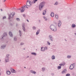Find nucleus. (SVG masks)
Here are the masks:
<instances>
[{
  "label": "nucleus",
  "instance_id": "nucleus-1",
  "mask_svg": "<svg viewBox=\"0 0 76 76\" xmlns=\"http://www.w3.org/2000/svg\"><path fill=\"white\" fill-rule=\"evenodd\" d=\"M45 4V1H42L40 4L39 6V10L41 11L42 10V7H44Z\"/></svg>",
  "mask_w": 76,
  "mask_h": 76
},
{
  "label": "nucleus",
  "instance_id": "nucleus-2",
  "mask_svg": "<svg viewBox=\"0 0 76 76\" xmlns=\"http://www.w3.org/2000/svg\"><path fill=\"white\" fill-rule=\"evenodd\" d=\"M50 28L51 30L54 32L57 31V27L54 25L51 24L50 26Z\"/></svg>",
  "mask_w": 76,
  "mask_h": 76
},
{
  "label": "nucleus",
  "instance_id": "nucleus-3",
  "mask_svg": "<svg viewBox=\"0 0 76 76\" xmlns=\"http://www.w3.org/2000/svg\"><path fill=\"white\" fill-rule=\"evenodd\" d=\"M15 13L14 12H12V13H11L10 15H8V19H9V20H10V19H11V18H13L14 16H15Z\"/></svg>",
  "mask_w": 76,
  "mask_h": 76
},
{
  "label": "nucleus",
  "instance_id": "nucleus-4",
  "mask_svg": "<svg viewBox=\"0 0 76 76\" xmlns=\"http://www.w3.org/2000/svg\"><path fill=\"white\" fill-rule=\"evenodd\" d=\"M48 39H49L52 42H53L54 41V38L53 37V36L51 35H49L48 36Z\"/></svg>",
  "mask_w": 76,
  "mask_h": 76
},
{
  "label": "nucleus",
  "instance_id": "nucleus-5",
  "mask_svg": "<svg viewBox=\"0 0 76 76\" xmlns=\"http://www.w3.org/2000/svg\"><path fill=\"white\" fill-rule=\"evenodd\" d=\"M48 50L47 47H45L44 48L43 47H42L41 48V51H45V50Z\"/></svg>",
  "mask_w": 76,
  "mask_h": 76
},
{
  "label": "nucleus",
  "instance_id": "nucleus-6",
  "mask_svg": "<svg viewBox=\"0 0 76 76\" xmlns=\"http://www.w3.org/2000/svg\"><path fill=\"white\" fill-rule=\"evenodd\" d=\"M31 3H32V2L30 1H28L26 3V5L27 6H28L29 7H30L32 5Z\"/></svg>",
  "mask_w": 76,
  "mask_h": 76
},
{
  "label": "nucleus",
  "instance_id": "nucleus-7",
  "mask_svg": "<svg viewBox=\"0 0 76 76\" xmlns=\"http://www.w3.org/2000/svg\"><path fill=\"white\" fill-rule=\"evenodd\" d=\"M7 36V33L5 32L3 34V35L1 36L2 38L1 39V40H3V38L5 37H6Z\"/></svg>",
  "mask_w": 76,
  "mask_h": 76
},
{
  "label": "nucleus",
  "instance_id": "nucleus-8",
  "mask_svg": "<svg viewBox=\"0 0 76 76\" xmlns=\"http://www.w3.org/2000/svg\"><path fill=\"white\" fill-rule=\"evenodd\" d=\"M66 64V63H65V62H62L61 64H59V66L58 67H61V66H64V65Z\"/></svg>",
  "mask_w": 76,
  "mask_h": 76
},
{
  "label": "nucleus",
  "instance_id": "nucleus-9",
  "mask_svg": "<svg viewBox=\"0 0 76 76\" xmlns=\"http://www.w3.org/2000/svg\"><path fill=\"white\" fill-rule=\"evenodd\" d=\"M58 27H60L61 25V21L60 20H59L58 21Z\"/></svg>",
  "mask_w": 76,
  "mask_h": 76
},
{
  "label": "nucleus",
  "instance_id": "nucleus-10",
  "mask_svg": "<svg viewBox=\"0 0 76 76\" xmlns=\"http://www.w3.org/2000/svg\"><path fill=\"white\" fill-rule=\"evenodd\" d=\"M6 45H1V49L2 50H3V49H4L5 48V47H6Z\"/></svg>",
  "mask_w": 76,
  "mask_h": 76
},
{
  "label": "nucleus",
  "instance_id": "nucleus-11",
  "mask_svg": "<svg viewBox=\"0 0 76 76\" xmlns=\"http://www.w3.org/2000/svg\"><path fill=\"white\" fill-rule=\"evenodd\" d=\"M11 72L12 73H16V71L13 68H12L11 69Z\"/></svg>",
  "mask_w": 76,
  "mask_h": 76
},
{
  "label": "nucleus",
  "instance_id": "nucleus-12",
  "mask_svg": "<svg viewBox=\"0 0 76 76\" xmlns=\"http://www.w3.org/2000/svg\"><path fill=\"white\" fill-rule=\"evenodd\" d=\"M67 72V69H64V70L62 71L61 74H64V73H66V72Z\"/></svg>",
  "mask_w": 76,
  "mask_h": 76
},
{
  "label": "nucleus",
  "instance_id": "nucleus-13",
  "mask_svg": "<svg viewBox=\"0 0 76 76\" xmlns=\"http://www.w3.org/2000/svg\"><path fill=\"white\" fill-rule=\"evenodd\" d=\"M21 8H22V9H21V12H23L25 10V9L23 7H22Z\"/></svg>",
  "mask_w": 76,
  "mask_h": 76
},
{
  "label": "nucleus",
  "instance_id": "nucleus-14",
  "mask_svg": "<svg viewBox=\"0 0 76 76\" xmlns=\"http://www.w3.org/2000/svg\"><path fill=\"white\" fill-rule=\"evenodd\" d=\"M40 32V29H38L37 31L36 32V35H37L39 34V32Z\"/></svg>",
  "mask_w": 76,
  "mask_h": 76
},
{
  "label": "nucleus",
  "instance_id": "nucleus-15",
  "mask_svg": "<svg viewBox=\"0 0 76 76\" xmlns=\"http://www.w3.org/2000/svg\"><path fill=\"white\" fill-rule=\"evenodd\" d=\"M30 73H33L34 74V75H35V74H36V73H37V72H35L34 71H33L32 70H31L30 71Z\"/></svg>",
  "mask_w": 76,
  "mask_h": 76
},
{
  "label": "nucleus",
  "instance_id": "nucleus-16",
  "mask_svg": "<svg viewBox=\"0 0 76 76\" xmlns=\"http://www.w3.org/2000/svg\"><path fill=\"white\" fill-rule=\"evenodd\" d=\"M50 16L52 18H53V17L54 16V12H51V13L50 14Z\"/></svg>",
  "mask_w": 76,
  "mask_h": 76
},
{
  "label": "nucleus",
  "instance_id": "nucleus-17",
  "mask_svg": "<svg viewBox=\"0 0 76 76\" xmlns=\"http://www.w3.org/2000/svg\"><path fill=\"white\" fill-rule=\"evenodd\" d=\"M31 55H33L34 56H37V53L35 52H32L31 53Z\"/></svg>",
  "mask_w": 76,
  "mask_h": 76
},
{
  "label": "nucleus",
  "instance_id": "nucleus-18",
  "mask_svg": "<svg viewBox=\"0 0 76 76\" xmlns=\"http://www.w3.org/2000/svg\"><path fill=\"white\" fill-rule=\"evenodd\" d=\"M9 34L10 37H13V34H12V33L11 32V31L9 32Z\"/></svg>",
  "mask_w": 76,
  "mask_h": 76
},
{
  "label": "nucleus",
  "instance_id": "nucleus-19",
  "mask_svg": "<svg viewBox=\"0 0 76 76\" xmlns=\"http://www.w3.org/2000/svg\"><path fill=\"white\" fill-rule=\"evenodd\" d=\"M43 18L45 19V21H47L48 20V19L47 18L45 17V16H43Z\"/></svg>",
  "mask_w": 76,
  "mask_h": 76
},
{
  "label": "nucleus",
  "instance_id": "nucleus-20",
  "mask_svg": "<svg viewBox=\"0 0 76 76\" xmlns=\"http://www.w3.org/2000/svg\"><path fill=\"white\" fill-rule=\"evenodd\" d=\"M32 29L33 31H35V30L37 29V28H36V27L35 26H33L32 27Z\"/></svg>",
  "mask_w": 76,
  "mask_h": 76
},
{
  "label": "nucleus",
  "instance_id": "nucleus-21",
  "mask_svg": "<svg viewBox=\"0 0 76 76\" xmlns=\"http://www.w3.org/2000/svg\"><path fill=\"white\" fill-rule=\"evenodd\" d=\"M9 58H5V61L6 63H7V62H9Z\"/></svg>",
  "mask_w": 76,
  "mask_h": 76
},
{
  "label": "nucleus",
  "instance_id": "nucleus-22",
  "mask_svg": "<svg viewBox=\"0 0 76 76\" xmlns=\"http://www.w3.org/2000/svg\"><path fill=\"white\" fill-rule=\"evenodd\" d=\"M51 58L52 60H55V59H56L55 56L54 55H53L52 56H51Z\"/></svg>",
  "mask_w": 76,
  "mask_h": 76
},
{
  "label": "nucleus",
  "instance_id": "nucleus-23",
  "mask_svg": "<svg viewBox=\"0 0 76 76\" xmlns=\"http://www.w3.org/2000/svg\"><path fill=\"white\" fill-rule=\"evenodd\" d=\"M6 73L7 75H10V72L9 71H7L6 72Z\"/></svg>",
  "mask_w": 76,
  "mask_h": 76
},
{
  "label": "nucleus",
  "instance_id": "nucleus-24",
  "mask_svg": "<svg viewBox=\"0 0 76 76\" xmlns=\"http://www.w3.org/2000/svg\"><path fill=\"white\" fill-rule=\"evenodd\" d=\"M72 28H75L76 27V25L75 24H72Z\"/></svg>",
  "mask_w": 76,
  "mask_h": 76
},
{
  "label": "nucleus",
  "instance_id": "nucleus-25",
  "mask_svg": "<svg viewBox=\"0 0 76 76\" xmlns=\"http://www.w3.org/2000/svg\"><path fill=\"white\" fill-rule=\"evenodd\" d=\"M72 66L73 67H75V63H73L70 65V67H72Z\"/></svg>",
  "mask_w": 76,
  "mask_h": 76
},
{
  "label": "nucleus",
  "instance_id": "nucleus-26",
  "mask_svg": "<svg viewBox=\"0 0 76 76\" xmlns=\"http://www.w3.org/2000/svg\"><path fill=\"white\" fill-rule=\"evenodd\" d=\"M55 16L56 19H58V15L57 14H55Z\"/></svg>",
  "mask_w": 76,
  "mask_h": 76
},
{
  "label": "nucleus",
  "instance_id": "nucleus-27",
  "mask_svg": "<svg viewBox=\"0 0 76 76\" xmlns=\"http://www.w3.org/2000/svg\"><path fill=\"white\" fill-rule=\"evenodd\" d=\"M19 33L20 37H21L22 36V31L20 30H19Z\"/></svg>",
  "mask_w": 76,
  "mask_h": 76
},
{
  "label": "nucleus",
  "instance_id": "nucleus-28",
  "mask_svg": "<svg viewBox=\"0 0 76 76\" xmlns=\"http://www.w3.org/2000/svg\"><path fill=\"white\" fill-rule=\"evenodd\" d=\"M38 1V0H33V1H32L31 2L32 3H35V2L36 1Z\"/></svg>",
  "mask_w": 76,
  "mask_h": 76
},
{
  "label": "nucleus",
  "instance_id": "nucleus-29",
  "mask_svg": "<svg viewBox=\"0 0 76 76\" xmlns=\"http://www.w3.org/2000/svg\"><path fill=\"white\" fill-rule=\"evenodd\" d=\"M45 67H43L42 68V71H43V72H45Z\"/></svg>",
  "mask_w": 76,
  "mask_h": 76
},
{
  "label": "nucleus",
  "instance_id": "nucleus-30",
  "mask_svg": "<svg viewBox=\"0 0 76 76\" xmlns=\"http://www.w3.org/2000/svg\"><path fill=\"white\" fill-rule=\"evenodd\" d=\"M46 14V10H44L43 12V15H45Z\"/></svg>",
  "mask_w": 76,
  "mask_h": 76
},
{
  "label": "nucleus",
  "instance_id": "nucleus-31",
  "mask_svg": "<svg viewBox=\"0 0 76 76\" xmlns=\"http://www.w3.org/2000/svg\"><path fill=\"white\" fill-rule=\"evenodd\" d=\"M10 55L9 54H7V55L6 56V58H9V56Z\"/></svg>",
  "mask_w": 76,
  "mask_h": 76
},
{
  "label": "nucleus",
  "instance_id": "nucleus-32",
  "mask_svg": "<svg viewBox=\"0 0 76 76\" xmlns=\"http://www.w3.org/2000/svg\"><path fill=\"white\" fill-rule=\"evenodd\" d=\"M22 29L23 31L24 32H25V31H26V29H25V28L24 27H22Z\"/></svg>",
  "mask_w": 76,
  "mask_h": 76
},
{
  "label": "nucleus",
  "instance_id": "nucleus-33",
  "mask_svg": "<svg viewBox=\"0 0 76 76\" xmlns=\"http://www.w3.org/2000/svg\"><path fill=\"white\" fill-rule=\"evenodd\" d=\"M75 68V67H69V69L70 70H72V69H73Z\"/></svg>",
  "mask_w": 76,
  "mask_h": 76
},
{
  "label": "nucleus",
  "instance_id": "nucleus-34",
  "mask_svg": "<svg viewBox=\"0 0 76 76\" xmlns=\"http://www.w3.org/2000/svg\"><path fill=\"white\" fill-rule=\"evenodd\" d=\"M67 58H71V56L68 55L67 56Z\"/></svg>",
  "mask_w": 76,
  "mask_h": 76
},
{
  "label": "nucleus",
  "instance_id": "nucleus-35",
  "mask_svg": "<svg viewBox=\"0 0 76 76\" xmlns=\"http://www.w3.org/2000/svg\"><path fill=\"white\" fill-rule=\"evenodd\" d=\"M14 40L15 41H17V37H15L14 38Z\"/></svg>",
  "mask_w": 76,
  "mask_h": 76
},
{
  "label": "nucleus",
  "instance_id": "nucleus-36",
  "mask_svg": "<svg viewBox=\"0 0 76 76\" xmlns=\"http://www.w3.org/2000/svg\"><path fill=\"white\" fill-rule=\"evenodd\" d=\"M58 2H56L55 4H54V5H58Z\"/></svg>",
  "mask_w": 76,
  "mask_h": 76
},
{
  "label": "nucleus",
  "instance_id": "nucleus-37",
  "mask_svg": "<svg viewBox=\"0 0 76 76\" xmlns=\"http://www.w3.org/2000/svg\"><path fill=\"white\" fill-rule=\"evenodd\" d=\"M47 43L48 45H50V44H51V43H50V42L48 41L47 42Z\"/></svg>",
  "mask_w": 76,
  "mask_h": 76
},
{
  "label": "nucleus",
  "instance_id": "nucleus-38",
  "mask_svg": "<svg viewBox=\"0 0 76 76\" xmlns=\"http://www.w3.org/2000/svg\"><path fill=\"white\" fill-rule=\"evenodd\" d=\"M23 7H24V8H25V7H26V8H27V9H28V7H27V6L26 5H25V6H24Z\"/></svg>",
  "mask_w": 76,
  "mask_h": 76
},
{
  "label": "nucleus",
  "instance_id": "nucleus-39",
  "mask_svg": "<svg viewBox=\"0 0 76 76\" xmlns=\"http://www.w3.org/2000/svg\"><path fill=\"white\" fill-rule=\"evenodd\" d=\"M16 20L18 21H20V19L19 18H16Z\"/></svg>",
  "mask_w": 76,
  "mask_h": 76
},
{
  "label": "nucleus",
  "instance_id": "nucleus-40",
  "mask_svg": "<svg viewBox=\"0 0 76 76\" xmlns=\"http://www.w3.org/2000/svg\"><path fill=\"white\" fill-rule=\"evenodd\" d=\"M70 74L68 73L66 75V76H70Z\"/></svg>",
  "mask_w": 76,
  "mask_h": 76
},
{
  "label": "nucleus",
  "instance_id": "nucleus-41",
  "mask_svg": "<svg viewBox=\"0 0 76 76\" xmlns=\"http://www.w3.org/2000/svg\"><path fill=\"white\" fill-rule=\"evenodd\" d=\"M23 16L24 18H26V15L24 14L23 15Z\"/></svg>",
  "mask_w": 76,
  "mask_h": 76
},
{
  "label": "nucleus",
  "instance_id": "nucleus-42",
  "mask_svg": "<svg viewBox=\"0 0 76 76\" xmlns=\"http://www.w3.org/2000/svg\"><path fill=\"white\" fill-rule=\"evenodd\" d=\"M24 43L23 42H21L20 43V45H24Z\"/></svg>",
  "mask_w": 76,
  "mask_h": 76
},
{
  "label": "nucleus",
  "instance_id": "nucleus-43",
  "mask_svg": "<svg viewBox=\"0 0 76 76\" xmlns=\"http://www.w3.org/2000/svg\"><path fill=\"white\" fill-rule=\"evenodd\" d=\"M58 69H60L61 68V67H57Z\"/></svg>",
  "mask_w": 76,
  "mask_h": 76
},
{
  "label": "nucleus",
  "instance_id": "nucleus-44",
  "mask_svg": "<svg viewBox=\"0 0 76 76\" xmlns=\"http://www.w3.org/2000/svg\"><path fill=\"white\" fill-rule=\"evenodd\" d=\"M22 28L23 27H25V24H23L22 25Z\"/></svg>",
  "mask_w": 76,
  "mask_h": 76
},
{
  "label": "nucleus",
  "instance_id": "nucleus-45",
  "mask_svg": "<svg viewBox=\"0 0 76 76\" xmlns=\"http://www.w3.org/2000/svg\"><path fill=\"white\" fill-rule=\"evenodd\" d=\"M51 75H52L53 76H54V73H52L51 74Z\"/></svg>",
  "mask_w": 76,
  "mask_h": 76
},
{
  "label": "nucleus",
  "instance_id": "nucleus-46",
  "mask_svg": "<svg viewBox=\"0 0 76 76\" xmlns=\"http://www.w3.org/2000/svg\"><path fill=\"white\" fill-rule=\"evenodd\" d=\"M6 18V16H4L3 18V19H5V18Z\"/></svg>",
  "mask_w": 76,
  "mask_h": 76
},
{
  "label": "nucleus",
  "instance_id": "nucleus-47",
  "mask_svg": "<svg viewBox=\"0 0 76 76\" xmlns=\"http://www.w3.org/2000/svg\"><path fill=\"white\" fill-rule=\"evenodd\" d=\"M29 56H27L26 57V58H29Z\"/></svg>",
  "mask_w": 76,
  "mask_h": 76
},
{
  "label": "nucleus",
  "instance_id": "nucleus-48",
  "mask_svg": "<svg viewBox=\"0 0 76 76\" xmlns=\"http://www.w3.org/2000/svg\"><path fill=\"white\" fill-rule=\"evenodd\" d=\"M27 22H29V20H27Z\"/></svg>",
  "mask_w": 76,
  "mask_h": 76
},
{
  "label": "nucleus",
  "instance_id": "nucleus-49",
  "mask_svg": "<svg viewBox=\"0 0 76 76\" xmlns=\"http://www.w3.org/2000/svg\"><path fill=\"white\" fill-rule=\"evenodd\" d=\"M1 11H3V10H2V9H1Z\"/></svg>",
  "mask_w": 76,
  "mask_h": 76
},
{
  "label": "nucleus",
  "instance_id": "nucleus-50",
  "mask_svg": "<svg viewBox=\"0 0 76 76\" xmlns=\"http://www.w3.org/2000/svg\"><path fill=\"white\" fill-rule=\"evenodd\" d=\"M21 8H20V9H18V10H21Z\"/></svg>",
  "mask_w": 76,
  "mask_h": 76
},
{
  "label": "nucleus",
  "instance_id": "nucleus-51",
  "mask_svg": "<svg viewBox=\"0 0 76 76\" xmlns=\"http://www.w3.org/2000/svg\"><path fill=\"white\" fill-rule=\"evenodd\" d=\"M39 22H41V20H39Z\"/></svg>",
  "mask_w": 76,
  "mask_h": 76
},
{
  "label": "nucleus",
  "instance_id": "nucleus-52",
  "mask_svg": "<svg viewBox=\"0 0 76 76\" xmlns=\"http://www.w3.org/2000/svg\"><path fill=\"white\" fill-rule=\"evenodd\" d=\"M16 26H18V24H16Z\"/></svg>",
  "mask_w": 76,
  "mask_h": 76
},
{
  "label": "nucleus",
  "instance_id": "nucleus-53",
  "mask_svg": "<svg viewBox=\"0 0 76 76\" xmlns=\"http://www.w3.org/2000/svg\"><path fill=\"white\" fill-rule=\"evenodd\" d=\"M6 0H4V1H6Z\"/></svg>",
  "mask_w": 76,
  "mask_h": 76
},
{
  "label": "nucleus",
  "instance_id": "nucleus-54",
  "mask_svg": "<svg viewBox=\"0 0 76 76\" xmlns=\"http://www.w3.org/2000/svg\"><path fill=\"white\" fill-rule=\"evenodd\" d=\"M25 69H26V67H24Z\"/></svg>",
  "mask_w": 76,
  "mask_h": 76
},
{
  "label": "nucleus",
  "instance_id": "nucleus-55",
  "mask_svg": "<svg viewBox=\"0 0 76 76\" xmlns=\"http://www.w3.org/2000/svg\"><path fill=\"white\" fill-rule=\"evenodd\" d=\"M11 25H12V24H11Z\"/></svg>",
  "mask_w": 76,
  "mask_h": 76
},
{
  "label": "nucleus",
  "instance_id": "nucleus-56",
  "mask_svg": "<svg viewBox=\"0 0 76 76\" xmlns=\"http://www.w3.org/2000/svg\"><path fill=\"white\" fill-rule=\"evenodd\" d=\"M75 34L76 35V33H75Z\"/></svg>",
  "mask_w": 76,
  "mask_h": 76
},
{
  "label": "nucleus",
  "instance_id": "nucleus-57",
  "mask_svg": "<svg viewBox=\"0 0 76 76\" xmlns=\"http://www.w3.org/2000/svg\"><path fill=\"white\" fill-rule=\"evenodd\" d=\"M23 50H25V49L24 48V49H23Z\"/></svg>",
  "mask_w": 76,
  "mask_h": 76
},
{
  "label": "nucleus",
  "instance_id": "nucleus-58",
  "mask_svg": "<svg viewBox=\"0 0 76 76\" xmlns=\"http://www.w3.org/2000/svg\"><path fill=\"white\" fill-rule=\"evenodd\" d=\"M1 61V60H0V62Z\"/></svg>",
  "mask_w": 76,
  "mask_h": 76
},
{
  "label": "nucleus",
  "instance_id": "nucleus-59",
  "mask_svg": "<svg viewBox=\"0 0 76 76\" xmlns=\"http://www.w3.org/2000/svg\"><path fill=\"white\" fill-rule=\"evenodd\" d=\"M27 76H29V75H27Z\"/></svg>",
  "mask_w": 76,
  "mask_h": 76
},
{
  "label": "nucleus",
  "instance_id": "nucleus-60",
  "mask_svg": "<svg viewBox=\"0 0 76 76\" xmlns=\"http://www.w3.org/2000/svg\"><path fill=\"white\" fill-rule=\"evenodd\" d=\"M0 75H1V74H0Z\"/></svg>",
  "mask_w": 76,
  "mask_h": 76
},
{
  "label": "nucleus",
  "instance_id": "nucleus-61",
  "mask_svg": "<svg viewBox=\"0 0 76 76\" xmlns=\"http://www.w3.org/2000/svg\"><path fill=\"white\" fill-rule=\"evenodd\" d=\"M43 49H44V48H43L42 50H43Z\"/></svg>",
  "mask_w": 76,
  "mask_h": 76
}]
</instances>
